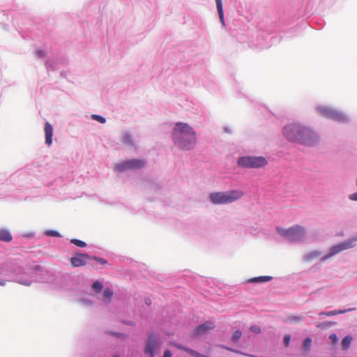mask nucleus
Wrapping results in <instances>:
<instances>
[{"label":"nucleus","instance_id":"1","mask_svg":"<svg viewBox=\"0 0 357 357\" xmlns=\"http://www.w3.org/2000/svg\"><path fill=\"white\" fill-rule=\"evenodd\" d=\"M9 273L12 280L24 286H31L36 282L47 283L52 277L51 272L40 265L33 267L11 266Z\"/></svg>","mask_w":357,"mask_h":357},{"label":"nucleus","instance_id":"2","mask_svg":"<svg viewBox=\"0 0 357 357\" xmlns=\"http://www.w3.org/2000/svg\"><path fill=\"white\" fill-rule=\"evenodd\" d=\"M172 135L174 144L181 149H192L196 144L195 132L186 123H176Z\"/></svg>","mask_w":357,"mask_h":357},{"label":"nucleus","instance_id":"3","mask_svg":"<svg viewBox=\"0 0 357 357\" xmlns=\"http://www.w3.org/2000/svg\"><path fill=\"white\" fill-rule=\"evenodd\" d=\"M285 137L306 145H313L318 142V136L310 129L298 124H289L283 128Z\"/></svg>","mask_w":357,"mask_h":357},{"label":"nucleus","instance_id":"4","mask_svg":"<svg viewBox=\"0 0 357 357\" xmlns=\"http://www.w3.org/2000/svg\"><path fill=\"white\" fill-rule=\"evenodd\" d=\"M243 196V190L234 189L224 192H211L209 195V199L213 204L225 205L231 204L240 199Z\"/></svg>","mask_w":357,"mask_h":357},{"label":"nucleus","instance_id":"5","mask_svg":"<svg viewBox=\"0 0 357 357\" xmlns=\"http://www.w3.org/2000/svg\"><path fill=\"white\" fill-rule=\"evenodd\" d=\"M277 232L292 243L303 242L305 238V229L300 225H294L288 229L276 227Z\"/></svg>","mask_w":357,"mask_h":357},{"label":"nucleus","instance_id":"6","mask_svg":"<svg viewBox=\"0 0 357 357\" xmlns=\"http://www.w3.org/2000/svg\"><path fill=\"white\" fill-rule=\"evenodd\" d=\"M162 345V341L159 335L155 332H151L148 335L144 352L149 357H155V352L160 350Z\"/></svg>","mask_w":357,"mask_h":357},{"label":"nucleus","instance_id":"7","mask_svg":"<svg viewBox=\"0 0 357 357\" xmlns=\"http://www.w3.org/2000/svg\"><path fill=\"white\" fill-rule=\"evenodd\" d=\"M268 163L266 158H238L237 165L243 168H260Z\"/></svg>","mask_w":357,"mask_h":357},{"label":"nucleus","instance_id":"8","mask_svg":"<svg viewBox=\"0 0 357 357\" xmlns=\"http://www.w3.org/2000/svg\"><path fill=\"white\" fill-rule=\"evenodd\" d=\"M146 162L143 160L133 159L123 161L117 164L114 168V171L117 172H123L129 169H137L142 168L145 165Z\"/></svg>","mask_w":357,"mask_h":357},{"label":"nucleus","instance_id":"9","mask_svg":"<svg viewBox=\"0 0 357 357\" xmlns=\"http://www.w3.org/2000/svg\"><path fill=\"white\" fill-rule=\"evenodd\" d=\"M354 246V241L349 240L344 242H342L340 243H338L337 245H335L332 247H331L328 254L324 255L321 258V261L324 262L328 259L329 258L332 257L333 256L338 254L339 252H342V250L351 248Z\"/></svg>","mask_w":357,"mask_h":357},{"label":"nucleus","instance_id":"10","mask_svg":"<svg viewBox=\"0 0 357 357\" xmlns=\"http://www.w3.org/2000/svg\"><path fill=\"white\" fill-rule=\"evenodd\" d=\"M215 325L211 321H206L203 324L195 327L190 333L192 338H197L200 336L206 335L210 330L215 328Z\"/></svg>","mask_w":357,"mask_h":357},{"label":"nucleus","instance_id":"11","mask_svg":"<svg viewBox=\"0 0 357 357\" xmlns=\"http://www.w3.org/2000/svg\"><path fill=\"white\" fill-rule=\"evenodd\" d=\"M90 259H92V256L90 255L77 252L70 258V261L73 267L79 268L85 266Z\"/></svg>","mask_w":357,"mask_h":357},{"label":"nucleus","instance_id":"12","mask_svg":"<svg viewBox=\"0 0 357 357\" xmlns=\"http://www.w3.org/2000/svg\"><path fill=\"white\" fill-rule=\"evenodd\" d=\"M321 112L322 115L327 118L333 119L337 121H344L345 119V117L343 114L337 112L333 111L331 109H321Z\"/></svg>","mask_w":357,"mask_h":357},{"label":"nucleus","instance_id":"13","mask_svg":"<svg viewBox=\"0 0 357 357\" xmlns=\"http://www.w3.org/2000/svg\"><path fill=\"white\" fill-rule=\"evenodd\" d=\"M44 131L45 136V143L47 145H51L52 143L53 128L50 123H45Z\"/></svg>","mask_w":357,"mask_h":357},{"label":"nucleus","instance_id":"14","mask_svg":"<svg viewBox=\"0 0 357 357\" xmlns=\"http://www.w3.org/2000/svg\"><path fill=\"white\" fill-rule=\"evenodd\" d=\"M356 310V307L348 308V309H344V310H335L328 311V312H321L319 313V315H321V316L324 315V316H327V317H331V316H335V315H337V314H345L347 312H352V311H354Z\"/></svg>","mask_w":357,"mask_h":357},{"label":"nucleus","instance_id":"15","mask_svg":"<svg viewBox=\"0 0 357 357\" xmlns=\"http://www.w3.org/2000/svg\"><path fill=\"white\" fill-rule=\"evenodd\" d=\"M321 255V252L320 251L313 250L305 254L303 257V260L305 262H310L314 260V259L319 257Z\"/></svg>","mask_w":357,"mask_h":357},{"label":"nucleus","instance_id":"16","mask_svg":"<svg viewBox=\"0 0 357 357\" xmlns=\"http://www.w3.org/2000/svg\"><path fill=\"white\" fill-rule=\"evenodd\" d=\"M13 236L10 231L7 229H0V241L10 242Z\"/></svg>","mask_w":357,"mask_h":357},{"label":"nucleus","instance_id":"17","mask_svg":"<svg viewBox=\"0 0 357 357\" xmlns=\"http://www.w3.org/2000/svg\"><path fill=\"white\" fill-rule=\"evenodd\" d=\"M273 280L272 276L264 275V276H258L254 277L248 280V282H266Z\"/></svg>","mask_w":357,"mask_h":357},{"label":"nucleus","instance_id":"18","mask_svg":"<svg viewBox=\"0 0 357 357\" xmlns=\"http://www.w3.org/2000/svg\"><path fill=\"white\" fill-rule=\"evenodd\" d=\"M215 3H216L217 10H218V15H219L220 22L223 26H225L222 1L221 0H215Z\"/></svg>","mask_w":357,"mask_h":357},{"label":"nucleus","instance_id":"19","mask_svg":"<svg viewBox=\"0 0 357 357\" xmlns=\"http://www.w3.org/2000/svg\"><path fill=\"white\" fill-rule=\"evenodd\" d=\"M176 347L180 349H182L185 351H186L187 353L191 354L192 356H194L195 357H202V356H203V354L199 353L198 351H195V350H193L189 347H185V346H183L181 344H178L176 345Z\"/></svg>","mask_w":357,"mask_h":357},{"label":"nucleus","instance_id":"20","mask_svg":"<svg viewBox=\"0 0 357 357\" xmlns=\"http://www.w3.org/2000/svg\"><path fill=\"white\" fill-rule=\"evenodd\" d=\"M114 292L113 291L107 287L104 289L103 296H104V302L106 304H109L111 302L112 297L113 296Z\"/></svg>","mask_w":357,"mask_h":357},{"label":"nucleus","instance_id":"21","mask_svg":"<svg viewBox=\"0 0 357 357\" xmlns=\"http://www.w3.org/2000/svg\"><path fill=\"white\" fill-rule=\"evenodd\" d=\"M351 340L352 337L350 335H346L342 338L341 342L342 350L346 351L350 347Z\"/></svg>","mask_w":357,"mask_h":357},{"label":"nucleus","instance_id":"22","mask_svg":"<svg viewBox=\"0 0 357 357\" xmlns=\"http://www.w3.org/2000/svg\"><path fill=\"white\" fill-rule=\"evenodd\" d=\"M312 340L310 337H307L303 343V349L306 354H308L312 347Z\"/></svg>","mask_w":357,"mask_h":357},{"label":"nucleus","instance_id":"23","mask_svg":"<svg viewBox=\"0 0 357 357\" xmlns=\"http://www.w3.org/2000/svg\"><path fill=\"white\" fill-rule=\"evenodd\" d=\"M303 316L302 315H290L287 317L286 321L288 323H298L303 321Z\"/></svg>","mask_w":357,"mask_h":357},{"label":"nucleus","instance_id":"24","mask_svg":"<svg viewBox=\"0 0 357 357\" xmlns=\"http://www.w3.org/2000/svg\"><path fill=\"white\" fill-rule=\"evenodd\" d=\"M70 243L79 248H85L87 244L85 241L77 239V238H71Z\"/></svg>","mask_w":357,"mask_h":357},{"label":"nucleus","instance_id":"25","mask_svg":"<svg viewBox=\"0 0 357 357\" xmlns=\"http://www.w3.org/2000/svg\"><path fill=\"white\" fill-rule=\"evenodd\" d=\"M122 142L123 144L127 145H132L133 141L132 136L128 133H125L122 137Z\"/></svg>","mask_w":357,"mask_h":357},{"label":"nucleus","instance_id":"26","mask_svg":"<svg viewBox=\"0 0 357 357\" xmlns=\"http://www.w3.org/2000/svg\"><path fill=\"white\" fill-rule=\"evenodd\" d=\"M242 336V332L241 330L239 329H237L236 330L234 333L232 334V336H231V340L236 343L238 342V340L241 339Z\"/></svg>","mask_w":357,"mask_h":357},{"label":"nucleus","instance_id":"27","mask_svg":"<svg viewBox=\"0 0 357 357\" xmlns=\"http://www.w3.org/2000/svg\"><path fill=\"white\" fill-rule=\"evenodd\" d=\"M92 287L96 292L100 293L103 289V285L101 282L96 280L93 283Z\"/></svg>","mask_w":357,"mask_h":357},{"label":"nucleus","instance_id":"28","mask_svg":"<svg viewBox=\"0 0 357 357\" xmlns=\"http://www.w3.org/2000/svg\"><path fill=\"white\" fill-rule=\"evenodd\" d=\"M222 348H224L225 349H226L227 351H229L231 352L235 353V354H241V355H243V356L253 357V356L248 355L247 354H245V353L242 352L240 350L231 348V347H228V346H222Z\"/></svg>","mask_w":357,"mask_h":357},{"label":"nucleus","instance_id":"29","mask_svg":"<svg viewBox=\"0 0 357 357\" xmlns=\"http://www.w3.org/2000/svg\"><path fill=\"white\" fill-rule=\"evenodd\" d=\"M45 234L46 236H54V237H61V234L56 230H47L45 232Z\"/></svg>","mask_w":357,"mask_h":357},{"label":"nucleus","instance_id":"30","mask_svg":"<svg viewBox=\"0 0 357 357\" xmlns=\"http://www.w3.org/2000/svg\"><path fill=\"white\" fill-rule=\"evenodd\" d=\"M106 333L107 334H109V335L115 336L116 337L126 338L127 337V335L125 333H120V332H115V331H107Z\"/></svg>","mask_w":357,"mask_h":357},{"label":"nucleus","instance_id":"31","mask_svg":"<svg viewBox=\"0 0 357 357\" xmlns=\"http://www.w3.org/2000/svg\"><path fill=\"white\" fill-rule=\"evenodd\" d=\"M92 259L96 261L97 262H98L99 264H100L102 265H107L108 264V261L107 259L100 257H98V256H95V255L92 256Z\"/></svg>","mask_w":357,"mask_h":357},{"label":"nucleus","instance_id":"32","mask_svg":"<svg viewBox=\"0 0 357 357\" xmlns=\"http://www.w3.org/2000/svg\"><path fill=\"white\" fill-rule=\"evenodd\" d=\"M249 331L255 333V334H259L261 333V328L258 325H252L249 328Z\"/></svg>","mask_w":357,"mask_h":357},{"label":"nucleus","instance_id":"33","mask_svg":"<svg viewBox=\"0 0 357 357\" xmlns=\"http://www.w3.org/2000/svg\"><path fill=\"white\" fill-rule=\"evenodd\" d=\"M335 323L334 322H331V321H325L324 322H321V323H319L318 325H317V327L318 328H327V327H329L332 325H334Z\"/></svg>","mask_w":357,"mask_h":357},{"label":"nucleus","instance_id":"34","mask_svg":"<svg viewBox=\"0 0 357 357\" xmlns=\"http://www.w3.org/2000/svg\"><path fill=\"white\" fill-rule=\"evenodd\" d=\"M291 341V335L290 334H286L284 336V344L285 347H288L289 346Z\"/></svg>","mask_w":357,"mask_h":357},{"label":"nucleus","instance_id":"35","mask_svg":"<svg viewBox=\"0 0 357 357\" xmlns=\"http://www.w3.org/2000/svg\"><path fill=\"white\" fill-rule=\"evenodd\" d=\"M92 118H93V119L96 120L101 123H104L105 122V118L101 116H99V115L93 114L92 116Z\"/></svg>","mask_w":357,"mask_h":357},{"label":"nucleus","instance_id":"36","mask_svg":"<svg viewBox=\"0 0 357 357\" xmlns=\"http://www.w3.org/2000/svg\"><path fill=\"white\" fill-rule=\"evenodd\" d=\"M329 338L331 340L333 344H336L338 341V337L335 333L331 334Z\"/></svg>","mask_w":357,"mask_h":357},{"label":"nucleus","instance_id":"37","mask_svg":"<svg viewBox=\"0 0 357 357\" xmlns=\"http://www.w3.org/2000/svg\"><path fill=\"white\" fill-rule=\"evenodd\" d=\"M349 199L351 201L357 202V192L350 194L349 195Z\"/></svg>","mask_w":357,"mask_h":357},{"label":"nucleus","instance_id":"38","mask_svg":"<svg viewBox=\"0 0 357 357\" xmlns=\"http://www.w3.org/2000/svg\"><path fill=\"white\" fill-rule=\"evenodd\" d=\"M122 322L123 324L128 325V326H134L135 325V324L132 321H130V320H124Z\"/></svg>","mask_w":357,"mask_h":357},{"label":"nucleus","instance_id":"39","mask_svg":"<svg viewBox=\"0 0 357 357\" xmlns=\"http://www.w3.org/2000/svg\"><path fill=\"white\" fill-rule=\"evenodd\" d=\"M163 357H172V352L169 349H166L164 351Z\"/></svg>","mask_w":357,"mask_h":357},{"label":"nucleus","instance_id":"40","mask_svg":"<svg viewBox=\"0 0 357 357\" xmlns=\"http://www.w3.org/2000/svg\"><path fill=\"white\" fill-rule=\"evenodd\" d=\"M144 302H145V304L148 306H150L152 303V301H151V298H146L144 300Z\"/></svg>","mask_w":357,"mask_h":357},{"label":"nucleus","instance_id":"41","mask_svg":"<svg viewBox=\"0 0 357 357\" xmlns=\"http://www.w3.org/2000/svg\"><path fill=\"white\" fill-rule=\"evenodd\" d=\"M81 301L84 303H86L89 305H92V302L89 300H86V299H82Z\"/></svg>","mask_w":357,"mask_h":357},{"label":"nucleus","instance_id":"42","mask_svg":"<svg viewBox=\"0 0 357 357\" xmlns=\"http://www.w3.org/2000/svg\"><path fill=\"white\" fill-rule=\"evenodd\" d=\"M36 53H37L38 56H40V57H43V55H44L43 52V51H41V50H38V51H37V52H36Z\"/></svg>","mask_w":357,"mask_h":357},{"label":"nucleus","instance_id":"43","mask_svg":"<svg viewBox=\"0 0 357 357\" xmlns=\"http://www.w3.org/2000/svg\"><path fill=\"white\" fill-rule=\"evenodd\" d=\"M6 284V282L3 280H0V286H4Z\"/></svg>","mask_w":357,"mask_h":357},{"label":"nucleus","instance_id":"44","mask_svg":"<svg viewBox=\"0 0 357 357\" xmlns=\"http://www.w3.org/2000/svg\"><path fill=\"white\" fill-rule=\"evenodd\" d=\"M113 357H119V355H114Z\"/></svg>","mask_w":357,"mask_h":357}]
</instances>
